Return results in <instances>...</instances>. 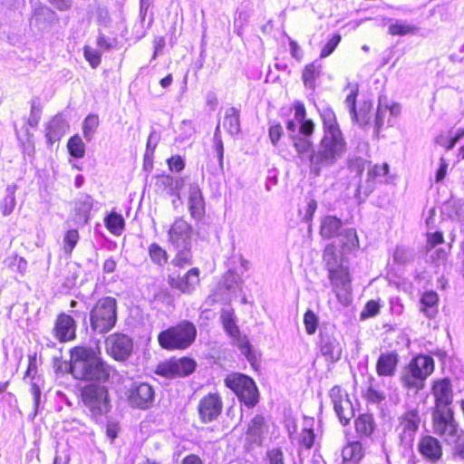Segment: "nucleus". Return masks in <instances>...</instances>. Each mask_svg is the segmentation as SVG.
I'll return each mask as SVG.
<instances>
[{
    "mask_svg": "<svg viewBox=\"0 0 464 464\" xmlns=\"http://www.w3.org/2000/svg\"><path fill=\"white\" fill-rule=\"evenodd\" d=\"M59 11H67L72 7V0H48Z\"/></svg>",
    "mask_w": 464,
    "mask_h": 464,
    "instance_id": "nucleus-63",
    "label": "nucleus"
},
{
    "mask_svg": "<svg viewBox=\"0 0 464 464\" xmlns=\"http://www.w3.org/2000/svg\"><path fill=\"white\" fill-rule=\"evenodd\" d=\"M182 180L171 176L162 175L157 178L156 186L168 195L176 194L181 187Z\"/></svg>",
    "mask_w": 464,
    "mask_h": 464,
    "instance_id": "nucleus-35",
    "label": "nucleus"
},
{
    "mask_svg": "<svg viewBox=\"0 0 464 464\" xmlns=\"http://www.w3.org/2000/svg\"><path fill=\"white\" fill-rule=\"evenodd\" d=\"M362 456V446L359 441L348 443L342 450L343 464H358Z\"/></svg>",
    "mask_w": 464,
    "mask_h": 464,
    "instance_id": "nucleus-29",
    "label": "nucleus"
},
{
    "mask_svg": "<svg viewBox=\"0 0 464 464\" xmlns=\"http://www.w3.org/2000/svg\"><path fill=\"white\" fill-rule=\"evenodd\" d=\"M68 129V124L64 121V119L60 116H54L46 126V133L45 136L50 144H53L55 141L61 140V138L65 134Z\"/></svg>",
    "mask_w": 464,
    "mask_h": 464,
    "instance_id": "nucleus-26",
    "label": "nucleus"
},
{
    "mask_svg": "<svg viewBox=\"0 0 464 464\" xmlns=\"http://www.w3.org/2000/svg\"><path fill=\"white\" fill-rule=\"evenodd\" d=\"M17 187L15 185L8 186L5 189L6 196L0 203V208L4 216L10 215L14 209L15 201V191Z\"/></svg>",
    "mask_w": 464,
    "mask_h": 464,
    "instance_id": "nucleus-38",
    "label": "nucleus"
},
{
    "mask_svg": "<svg viewBox=\"0 0 464 464\" xmlns=\"http://www.w3.org/2000/svg\"><path fill=\"white\" fill-rule=\"evenodd\" d=\"M369 164L370 163L362 158L355 157L349 160L348 168L352 173H354L356 176H361Z\"/></svg>",
    "mask_w": 464,
    "mask_h": 464,
    "instance_id": "nucleus-48",
    "label": "nucleus"
},
{
    "mask_svg": "<svg viewBox=\"0 0 464 464\" xmlns=\"http://www.w3.org/2000/svg\"><path fill=\"white\" fill-rule=\"evenodd\" d=\"M305 331L308 334H314L317 329L318 319L314 312L308 310L304 316Z\"/></svg>",
    "mask_w": 464,
    "mask_h": 464,
    "instance_id": "nucleus-50",
    "label": "nucleus"
},
{
    "mask_svg": "<svg viewBox=\"0 0 464 464\" xmlns=\"http://www.w3.org/2000/svg\"><path fill=\"white\" fill-rule=\"evenodd\" d=\"M398 421L396 432L400 444L406 449L412 448L420 423L419 410L415 408L406 411L398 418Z\"/></svg>",
    "mask_w": 464,
    "mask_h": 464,
    "instance_id": "nucleus-9",
    "label": "nucleus"
},
{
    "mask_svg": "<svg viewBox=\"0 0 464 464\" xmlns=\"http://www.w3.org/2000/svg\"><path fill=\"white\" fill-rule=\"evenodd\" d=\"M328 278L337 299L343 304L351 303V277L347 266L328 272Z\"/></svg>",
    "mask_w": 464,
    "mask_h": 464,
    "instance_id": "nucleus-10",
    "label": "nucleus"
},
{
    "mask_svg": "<svg viewBox=\"0 0 464 464\" xmlns=\"http://www.w3.org/2000/svg\"><path fill=\"white\" fill-rule=\"evenodd\" d=\"M438 295L433 291L426 292L420 298V311L429 318L435 317L438 312Z\"/></svg>",
    "mask_w": 464,
    "mask_h": 464,
    "instance_id": "nucleus-34",
    "label": "nucleus"
},
{
    "mask_svg": "<svg viewBox=\"0 0 464 464\" xmlns=\"http://www.w3.org/2000/svg\"><path fill=\"white\" fill-rule=\"evenodd\" d=\"M354 426L355 431L360 437H370L375 429L372 415L368 413L359 415L355 420Z\"/></svg>",
    "mask_w": 464,
    "mask_h": 464,
    "instance_id": "nucleus-33",
    "label": "nucleus"
},
{
    "mask_svg": "<svg viewBox=\"0 0 464 464\" xmlns=\"http://www.w3.org/2000/svg\"><path fill=\"white\" fill-rule=\"evenodd\" d=\"M430 261L437 266L444 264L448 257V251L444 248H433L431 251H426Z\"/></svg>",
    "mask_w": 464,
    "mask_h": 464,
    "instance_id": "nucleus-49",
    "label": "nucleus"
},
{
    "mask_svg": "<svg viewBox=\"0 0 464 464\" xmlns=\"http://www.w3.org/2000/svg\"><path fill=\"white\" fill-rule=\"evenodd\" d=\"M197 335L195 325L182 321L175 326L161 332L158 336L160 346L167 350H182L192 344Z\"/></svg>",
    "mask_w": 464,
    "mask_h": 464,
    "instance_id": "nucleus-4",
    "label": "nucleus"
},
{
    "mask_svg": "<svg viewBox=\"0 0 464 464\" xmlns=\"http://www.w3.org/2000/svg\"><path fill=\"white\" fill-rule=\"evenodd\" d=\"M358 94V89H354L351 92L350 94L347 95L345 99V104L347 108L349 109V111L353 117L356 118V97Z\"/></svg>",
    "mask_w": 464,
    "mask_h": 464,
    "instance_id": "nucleus-57",
    "label": "nucleus"
},
{
    "mask_svg": "<svg viewBox=\"0 0 464 464\" xmlns=\"http://www.w3.org/2000/svg\"><path fill=\"white\" fill-rule=\"evenodd\" d=\"M92 329L97 334H106L117 322V301L106 296L99 299L90 313Z\"/></svg>",
    "mask_w": 464,
    "mask_h": 464,
    "instance_id": "nucleus-5",
    "label": "nucleus"
},
{
    "mask_svg": "<svg viewBox=\"0 0 464 464\" xmlns=\"http://www.w3.org/2000/svg\"><path fill=\"white\" fill-rule=\"evenodd\" d=\"M266 431L265 419L261 415L255 416L248 424L246 435L248 439L255 442L260 443L263 434Z\"/></svg>",
    "mask_w": 464,
    "mask_h": 464,
    "instance_id": "nucleus-32",
    "label": "nucleus"
},
{
    "mask_svg": "<svg viewBox=\"0 0 464 464\" xmlns=\"http://www.w3.org/2000/svg\"><path fill=\"white\" fill-rule=\"evenodd\" d=\"M225 384L231 389L247 407H254L257 402V388L254 381L241 373H232L226 377Z\"/></svg>",
    "mask_w": 464,
    "mask_h": 464,
    "instance_id": "nucleus-8",
    "label": "nucleus"
},
{
    "mask_svg": "<svg viewBox=\"0 0 464 464\" xmlns=\"http://www.w3.org/2000/svg\"><path fill=\"white\" fill-rule=\"evenodd\" d=\"M298 442L301 446L309 450L313 447L314 442V432L312 428L304 427L299 435Z\"/></svg>",
    "mask_w": 464,
    "mask_h": 464,
    "instance_id": "nucleus-47",
    "label": "nucleus"
},
{
    "mask_svg": "<svg viewBox=\"0 0 464 464\" xmlns=\"http://www.w3.org/2000/svg\"><path fill=\"white\" fill-rule=\"evenodd\" d=\"M399 362L396 353H382L376 363V372L380 376H393Z\"/></svg>",
    "mask_w": 464,
    "mask_h": 464,
    "instance_id": "nucleus-25",
    "label": "nucleus"
},
{
    "mask_svg": "<svg viewBox=\"0 0 464 464\" xmlns=\"http://www.w3.org/2000/svg\"><path fill=\"white\" fill-rule=\"evenodd\" d=\"M432 432L445 443L452 440L460 428L451 409L433 408L431 411Z\"/></svg>",
    "mask_w": 464,
    "mask_h": 464,
    "instance_id": "nucleus-7",
    "label": "nucleus"
},
{
    "mask_svg": "<svg viewBox=\"0 0 464 464\" xmlns=\"http://www.w3.org/2000/svg\"><path fill=\"white\" fill-rule=\"evenodd\" d=\"M195 367L196 362L191 359H171L160 363L157 366L156 373L166 378L182 377L192 373Z\"/></svg>",
    "mask_w": 464,
    "mask_h": 464,
    "instance_id": "nucleus-12",
    "label": "nucleus"
},
{
    "mask_svg": "<svg viewBox=\"0 0 464 464\" xmlns=\"http://www.w3.org/2000/svg\"><path fill=\"white\" fill-rule=\"evenodd\" d=\"M305 108L302 103H296L295 106V121L298 123L300 132L305 135H313L314 124L311 120L305 119Z\"/></svg>",
    "mask_w": 464,
    "mask_h": 464,
    "instance_id": "nucleus-31",
    "label": "nucleus"
},
{
    "mask_svg": "<svg viewBox=\"0 0 464 464\" xmlns=\"http://www.w3.org/2000/svg\"><path fill=\"white\" fill-rule=\"evenodd\" d=\"M67 148L69 150V153L77 159H81L84 157L85 154V145L82 140L81 137L78 135H74L72 137L68 143Z\"/></svg>",
    "mask_w": 464,
    "mask_h": 464,
    "instance_id": "nucleus-41",
    "label": "nucleus"
},
{
    "mask_svg": "<svg viewBox=\"0 0 464 464\" xmlns=\"http://www.w3.org/2000/svg\"><path fill=\"white\" fill-rule=\"evenodd\" d=\"M223 126L230 135L237 134L240 131L238 110L235 107H230L226 110Z\"/></svg>",
    "mask_w": 464,
    "mask_h": 464,
    "instance_id": "nucleus-36",
    "label": "nucleus"
},
{
    "mask_svg": "<svg viewBox=\"0 0 464 464\" xmlns=\"http://www.w3.org/2000/svg\"><path fill=\"white\" fill-rule=\"evenodd\" d=\"M434 369L435 362L432 357L417 355L401 370V382L409 392L418 393L425 387V381L432 374Z\"/></svg>",
    "mask_w": 464,
    "mask_h": 464,
    "instance_id": "nucleus-3",
    "label": "nucleus"
},
{
    "mask_svg": "<svg viewBox=\"0 0 464 464\" xmlns=\"http://www.w3.org/2000/svg\"><path fill=\"white\" fill-rule=\"evenodd\" d=\"M380 305L377 302L371 300L367 302L363 311L362 312V317L374 316L379 313Z\"/></svg>",
    "mask_w": 464,
    "mask_h": 464,
    "instance_id": "nucleus-58",
    "label": "nucleus"
},
{
    "mask_svg": "<svg viewBox=\"0 0 464 464\" xmlns=\"http://www.w3.org/2000/svg\"><path fill=\"white\" fill-rule=\"evenodd\" d=\"M342 227L343 222L340 218L334 216H326L322 218L320 235L326 239L339 237Z\"/></svg>",
    "mask_w": 464,
    "mask_h": 464,
    "instance_id": "nucleus-27",
    "label": "nucleus"
},
{
    "mask_svg": "<svg viewBox=\"0 0 464 464\" xmlns=\"http://www.w3.org/2000/svg\"><path fill=\"white\" fill-rule=\"evenodd\" d=\"M341 41V35L340 34H334L324 46V48L321 51L320 57L325 58L329 56L337 47Z\"/></svg>",
    "mask_w": 464,
    "mask_h": 464,
    "instance_id": "nucleus-54",
    "label": "nucleus"
},
{
    "mask_svg": "<svg viewBox=\"0 0 464 464\" xmlns=\"http://www.w3.org/2000/svg\"><path fill=\"white\" fill-rule=\"evenodd\" d=\"M221 318L226 332L232 338L237 340V345L241 353L249 362H253L255 360V355L252 353L251 345L246 337L241 338L239 336V330L232 317V314L229 312H224L221 315Z\"/></svg>",
    "mask_w": 464,
    "mask_h": 464,
    "instance_id": "nucleus-17",
    "label": "nucleus"
},
{
    "mask_svg": "<svg viewBox=\"0 0 464 464\" xmlns=\"http://www.w3.org/2000/svg\"><path fill=\"white\" fill-rule=\"evenodd\" d=\"M267 463L266 464H285L284 454L279 449H273L266 454Z\"/></svg>",
    "mask_w": 464,
    "mask_h": 464,
    "instance_id": "nucleus-56",
    "label": "nucleus"
},
{
    "mask_svg": "<svg viewBox=\"0 0 464 464\" xmlns=\"http://www.w3.org/2000/svg\"><path fill=\"white\" fill-rule=\"evenodd\" d=\"M330 398L340 422L347 425L354 416V408L349 394L340 386H334L330 390Z\"/></svg>",
    "mask_w": 464,
    "mask_h": 464,
    "instance_id": "nucleus-11",
    "label": "nucleus"
},
{
    "mask_svg": "<svg viewBox=\"0 0 464 464\" xmlns=\"http://www.w3.org/2000/svg\"><path fill=\"white\" fill-rule=\"evenodd\" d=\"M99 125V118L97 115H88L82 123L83 136L87 141L92 140L93 134Z\"/></svg>",
    "mask_w": 464,
    "mask_h": 464,
    "instance_id": "nucleus-42",
    "label": "nucleus"
},
{
    "mask_svg": "<svg viewBox=\"0 0 464 464\" xmlns=\"http://www.w3.org/2000/svg\"><path fill=\"white\" fill-rule=\"evenodd\" d=\"M388 108H382L378 107L376 115H375V133L376 135L379 133L381 128L383 126L384 123V117L386 115Z\"/></svg>",
    "mask_w": 464,
    "mask_h": 464,
    "instance_id": "nucleus-60",
    "label": "nucleus"
},
{
    "mask_svg": "<svg viewBox=\"0 0 464 464\" xmlns=\"http://www.w3.org/2000/svg\"><path fill=\"white\" fill-rule=\"evenodd\" d=\"M283 134V128L280 124H275L269 128V138L274 146H276Z\"/></svg>",
    "mask_w": 464,
    "mask_h": 464,
    "instance_id": "nucleus-59",
    "label": "nucleus"
},
{
    "mask_svg": "<svg viewBox=\"0 0 464 464\" xmlns=\"http://www.w3.org/2000/svg\"><path fill=\"white\" fill-rule=\"evenodd\" d=\"M454 437L447 444L453 445L455 454L464 459V431L460 429Z\"/></svg>",
    "mask_w": 464,
    "mask_h": 464,
    "instance_id": "nucleus-51",
    "label": "nucleus"
},
{
    "mask_svg": "<svg viewBox=\"0 0 464 464\" xmlns=\"http://www.w3.org/2000/svg\"><path fill=\"white\" fill-rule=\"evenodd\" d=\"M92 208V199L90 196L81 197L75 204V209L80 216L79 218L86 222L89 218V213Z\"/></svg>",
    "mask_w": 464,
    "mask_h": 464,
    "instance_id": "nucleus-40",
    "label": "nucleus"
},
{
    "mask_svg": "<svg viewBox=\"0 0 464 464\" xmlns=\"http://www.w3.org/2000/svg\"><path fill=\"white\" fill-rule=\"evenodd\" d=\"M418 449L422 456L432 461L438 460L442 455L440 440L430 435H426L420 439Z\"/></svg>",
    "mask_w": 464,
    "mask_h": 464,
    "instance_id": "nucleus-24",
    "label": "nucleus"
},
{
    "mask_svg": "<svg viewBox=\"0 0 464 464\" xmlns=\"http://www.w3.org/2000/svg\"><path fill=\"white\" fill-rule=\"evenodd\" d=\"M71 372L75 379L106 382L110 368L91 348L75 347L71 353Z\"/></svg>",
    "mask_w": 464,
    "mask_h": 464,
    "instance_id": "nucleus-2",
    "label": "nucleus"
},
{
    "mask_svg": "<svg viewBox=\"0 0 464 464\" xmlns=\"http://www.w3.org/2000/svg\"><path fill=\"white\" fill-rule=\"evenodd\" d=\"M431 392L435 398L433 408L450 409V405L453 401V390L451 382L448 378L433 381Z\"/></svg>",
    "mask_w": 464,
    "mask_h": 464,
    "instance_id": "nucleus-15",
    "label": "nucleus"
},
{
    "mask_svg": "<svg viewBox=\"0 0 464 464\" xmlns=\"http://www.w3.org/2000/svg\"><path fill=\"white\" fill-rule=\"evenodd\" d=\"M324 262L328 272L334 271L340 267L344 266L343 257L337 253L336 247L334 244H328L323 255Z\"/></svg>",
    "mask_w": 464,
    "mask_h": 464,
    "instance_id": "nucleus-30",
    "label": "nucleus"
},
{
    "mask_svg": "<svg viewBox=\"0 0 464 464\" xmlns=\"http://www.w3.org/2000/svg\"><path fill=\"white\" fill-rule=\"evenodd\" d=\"M222 400L218 393H208L198 403V413L203 422L216 420L221 413Z\"/></svg>",
    "mask_w": 464,
    "mask_h": 464,
    "instance_id": "nucleus-14",
    "label": "nucleus"
},
{
    "mask_svg": "<svg viewBox=\"0 0 464 464\" xmlns=\"http://www.w3.org/2000/svg\"><path fill=\"white\" fill-rule=\"evenodd\" d=\"M320 74V66L312 63L304 67L303 72V81L305 87L314 89L315 86V79Z\"/></svg>",
    "mask_w": 464,
    "mask_h": 464,
    "instance_id": "nucleus-39",
    "label": "nucleus"
},
{
    "mask_svg": "<svg viewBox=\"0 0 464 464\" xmlns=\"http://www.w3.org/2000/svg\"><path fill=\"white\" fill-rule=\"evenodd\" d=\"M324 125L323 138L315 150H312V135L300 132L290 134L293 146L301 160L309 158L310 170L318 176L324 169L334 166L344 154L346 142L339 128L332 109H324L321 113Z\"/></svg>",
    "mask_w": 464,
    "mask_h": 464,
    "instance_id": "nucleus-1",
    "label": "nucleus"
},
{
    "mask_svg": "<svg viewBox=\"0 0 464 464\" xmlns=\"http://www.w3.org/2000/svg\"><path fill=\"white\" fill-rule=\"evenodd\" d=\"M393 259L396 263L404 264L408 262L409 256L405 248L397 246L393 253Z\"/></svg>",
    "mask_w": 464,
    "mask_h": 464,
    "instance_id": "nucleus-62",
    "label": "nucleus"
},
{
    "mask_svg": "<svg viewBox=\"0 0 464 464\" xmlns=\"http://www.w3.org/2000/svg\"><path fill=\"white\" fill-rule=\"evenodd\" d=\"M170 170L179 172L184 169V161L179 156H173L168 160Z\"/></svg>",
    "mask_w": 464,
    "mask_h": 464,
    "instance_id": "nucleus-61",
    "label": "nucleus"
},
{
    "mask_svg": "<svg viewBox=\"0 0 464 464\" xmlns=\"http://www.w3.org/2000/svg\"><path fill=\"white\" fill-rule=\"evenodd\" d=\"M132 347L131 339L122 334H111L106 339L108 352L119 361L128 358L132 352Z\"/></svg>",
    "mask_w": 464,
    "mask_h": 464,
    "instance_id": "nucleus-13",
    "label": "nucleus"
},
{
    "mask_svg": "<svg viewBox=\"0 0 464 464\" xmlns=\"http://www.w3.org/2000/svg\"><path fill=\"white\" fill-rule=\"evenodd\" d=\"M79 241V233L76 229H70L63 237V250L67 255H71L73 248Z\"/></svg>",
    "mask_w": 464,
    "mask_h": 464,
    "instance_id": "nucleus-46",
    "label": "nucleus"
},
{
    "mask_svg": "<svg viewBox=\"0 0 464 464\" xmlns=\"http://www.w3.org/2000/svg\"><path fill=\"white\" fill-rule=\"evenodd\" d=\"M384 21L389 23L388 34L391 35L404 36L408 34H415L419 30L416 25L408 24L402 20L386 18Z\"/></svg>",
    "mask_w": 464,
    "mask_h": 464,
    "instance_id": "nucleus-28",
    "label": "nucleus"
},
{
    "mask_svg": "<svg viewBox=\"0 0 464 464\" xmlns=\"http://www.w3.org/2000/svg\"><path fill=\"white\" fill-rule=\"evenodd\" d=\"M107 228L114 235H120L124 227L122 217L117 213H111L105 219Z\"/></svg>",
    "mask_w": 464,
    "mask_h": 464,
    "instance_id": "nucleus-43",
    "label": "nucleus"
},
{
    "mask_svg": "<svg viewBox=\"0 0 464 464\" xmlns=\"http://www.w3.org/2000/svg\"><path fill=\"white\" fill-rule=\"evenodd\" d=\"M188 208L191 218L195 220H200L205 216V200L198 184H189Z\"/></svg>",
    "mask_w": 464,
    "mask_h": 464,
    "instance_id": "nucleus-21",
    "label": "nucleus"
},
{
    "mask_svg": "<svg viewBox=\"0 0 464 464\" xmlns=\"http://www.w3.org/2000/svg\"><path fill=\"white\" fill-rule=\"evenodd\" d=\"M175 249L177 250V255L172 260V264L174 266L183 267L191 264L192 256L190 253V246H186V247H179Z\"/></svg>",
    "mask_w": 464,
    "mask_h": 464,
    "instance_id": "nucleus-44",
    "label": "nucleus"
},
{
    "mask_svg": "<svg viewBox=\"0 0 464 464\" xmlns=\"http://www.w3.org/2000/svg\"><path fill=\"white\" fill-rule=\"evenodd\" d=\"M82 402L96 420L107 414L111 408L109 392L105 386L88 384L82 391Z\"/></svg>",
    "mask_w": 464,
    "mask_h": 464,
    "instance_id": "nucleus-6",
    "label": "nucleus"
},
{
    "mask_svg": "<svg viewBox=\"0 0 464 464\" xmlns=\"http://www.w3.org/2000/svg\"><path fill=\"white\" fill-rule=\"evenodd\" d=\"M169 285L182 294H191L199 284L198 268H191L183 276H169Z\"/></svg>",
    "mask_w": 464,
    "mask_h": 464,
    "instance_id": "nucleus-19",
    "label": "nucleus"
},
{
    "mask_svg": "<svg viewBox=\"0 0 464 464\" xmlns=\"http://www.w3.org/2000/svg\"><path fill=\"white\" fill-rule=\"evenodd\" d=\"M36 371H37L36 357H35V355L29 356V362H28L27 370L25 372V377H30L33 379L34 374L36 373Z\"/></svg>",
    "mask_w": 464,
    "mask_h": 464,
    "instance_id": "nucleus-64",
    "label": "nucleus"
},
{
    "mask_svg": "<svg viewBox=\"0 0 464 464\" xmlns=\"http://www.w3.org/2000/svg\"><path fill=\"white\" fill-rule=\"evenodd\" d=\"M191 227L183 218H177L169 229V241L175 247L190 246Z\"/></svg>",
    "mask_w": 464,
    "mask_h": 464,
    "instance_id": "nucleus-16",
    "label": "nucleus"
},
{
    "mask_svg": "<svg viewBox=\"0 0 464 464\" xmlns=\"http://www.w3.org/2000/svg\"><path fill=\"white\" fill-rule=\"evenodd\" d=\"M149 254L151 258V260L160 265L162 266L167 263V253L166 251L161 248L158 244L153 243L149 247Z\"/></svg>",
    "mask_w": 464,
    "mask_h": 464,
    "instance_id": "nucleus-45",
    "label": "nucleus"
},
{
    "mask_svg": "<svg viewBox=\"0 0 464 464\" xmlns=\"http://www.w3.org/2000/svg\"><path fill=\"white\" fill-rule=\"evenodd\" d=\"M128 400L132 407L148 409L154 400V391L148 383L135 384L130 391Z\"/></svg>",
    "mask_w": 464,
    "mask_h": 464,
    "instance_id": "nucleus-18",
    "label": "nucleus"
},
{
    "mask_svg": "<svg viewBox=\"0 0 464 464\" xmlns=\"http://www.w3.org/2000/svg\"><path fill=\"white\" fill-rule=\"evenodd\" d=\"M85 59L90 63L92 68L98 67L101 63L102 53L90 46H85L83 49Z\"/></svg>",
    "mask_w": 464,
    "mask_h": 464,
    "instance_id": "nucleus-52",
    "label": "nucleus"
},
{
    "mask_svg": "<svg viewBox=\"0 0 464 464\" xmlns=\"http://www.w3.org/2000/svg\"><path fill=\"white\" fill-rule=\"evenodd\" d=\"M320 350L322 355L329 362H337L342 356V347L335 337L327 334H320Z\"/></svg>",
    "mask_w": 464,
    "mask_h": 464,
    "instance_id": "nucleus-22",
    "label": "nucleus"
},
{
    "mask_svg": "<svg viewBox=\"0 0 464 464\" xmlns=\"http://www.w3.org/2000/svg\"><path fill=\"white\" fill-rule=\"evenodd\" d=\"M443 243V235L441 232L427 234L426 251H431L438 245Z\"/></svg>",
    "mask_w": 464,
    "mask_h": 464,
    "instance_id": "nucleus-55",
    "label": "nucleus"
},
{
    "mask_svg": "<svg viewBox=\"0 0 464 464\" xmlns=\"http://www.w3.org/2000/svg\"><path fill=\"white\" fill-rule=\"evenodd\" d=\"M340 243L343 250L351 251L358 246L359 241L356 230L347 228L340 232Z\"/></svg>",
    "mask_w": 464,
    "mask_h": 464,
    "instance_id": "nucleus-37",
    "label": "nucleus"
},
{
    "mask_svg": "<svg viewBox=\"0 0 464 464\" xmlns=\"http://www.w3.org/2000/svg\"><path fill=\"white\" fill-rule=\"evenodd\" d=\"M388 170L389 166L386 163L382 165H374L372 168H369L367 172L366 185H358L355 197L360 198L361 194H363L365 198L368 197L374 188L375 179L379 177H384L388 173Z\"/></svg>",
    "mask_w": 464,
    "mask_h": 464,
    "instance_id": "nucleus-23",
    "label": "nucleus"
},
{
    "mask_svg": "<svg viewBox=\"0 0 464 464\" xmlns=\"http://www.w3.org/2000/svg\"><path fill=\"white\" fill-rule=\"evenodd\" d=\"M365 399L371 403H380L386 398L383 392L369 386L364 393Z\"/></svg>",
    "mask_w": 464,
    "mask_h": 464,
    "instance_id": "nucleus-53",
    "label": "nucleus"
},
{
    "mask_svg": "<svg viewBox=\"0 0 464 464\" xmlns=\"http://www.w3.org/2000/svg\"><path fill=\"white\" fill-rule=\"evenodd\" d=\"M76 322L75 320L66 314L58 315L54 328L53 334L60 342H67L75 337Z\"/></svg>",
    "mask_w": 464,
    "mask_h": 464,
    "instance_id": "nucleus-20",
    "label": "nucleus"
}]
</instances>
